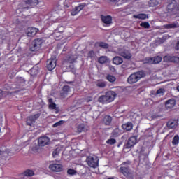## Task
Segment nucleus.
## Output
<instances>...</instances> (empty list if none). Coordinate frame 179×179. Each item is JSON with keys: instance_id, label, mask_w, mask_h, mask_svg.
Listing matches in <instances>:
<instances>
[{"instance_id": "f257e3e1", "label": "nucleus", "mask_w": 179, "mask_h": 179, "mask_svg": "<svg viewBox=\"0 0 179 179\" xmlns=\"http://www.w3.org/2000/svg\"><path fill=\"white\" fill-rule=\"evenodd\" d=\"M145 76H146V73H145V71H138L131 73L127 78V82L129 85H134V83H137V82H139V80H141L142 78H145Z\"/></svg>"}, {"instance_id": "f03ea898", "label": "nucleus", "mask_w": 179, "mask_h": 179, "mask_svg": "<svg viewBox=\"0 0 179 179\" xmlns=\"http://www.w3.org/2000/svg\"><path fill=\"white\" fill-rule=\"evenodd\" d=\"M87 163L90 167H92L93 169H96L97 166H99V159L96 157H87L86 159Z\"/></svg>"}, {"instance_id": "7ed1b4c3", "label": "nucleus", "mask_w": 179, "mask_h": 179, "mask_svg": "<svg viewBox=\"0 0 179 179\" xmlns=\"http://www.w3.org/2000/svg\"><path fill=\"white\" fill-rule=\"evenodd\" d=\"M41 44H43V40L37 38L33 41L32 46L30 48L31 51L34 52L35 51H38L41 48Z\"/></svg>"}, {"instance_id": "20e7f679", "label": "nucleus", "mask_w": 179, "mask_h": 179, "mask_svg": "<svg viewBox=\"0 0 179 179\" xmlns=\"http://www.w3.org/2000/svg\"><path fill=\"white\" fill-rule=\"evenodd\" d=\"M41 115V113H36L35 115H31L29 116L27 118V125H29V127H31L37 120L40 118V116Z\"/></svg>"}, {"instance_id": "39448f33", "label": "nucleus", "mask_w": 179, "mask_h": 179, "mask_svg": "<svg viewBox=\"0 0 179 179\" xmlns=\"http://www.w3.org/2000/svg\"><path fill=\"white\" fill-rule=\"evenodd\" d=\"M86 7V3H82L78 4V6H76L74 9H73L71 12V16H76L79 12L83 10V9Z\"/></svg>"}, {"instance_id": "423d86ee", "label": "nucleus", "mask_w": 179, "mask_h": 179, "mask_svg": "<svg viewBox=\"0 0 179 179\" xmlns=\"http://www.w3.org/2000/svg\"><path fill=\"white\" fill-rule=\"evenodd\" d=\"M86 7V3H82L78 4V6H76L74 9H73L71 12V16H76L79 12L83 10V9Z\"/></svg>"}, {"instance_id": "0eeeda50", "label": "nucleus", "mask_w": 179, "mask_h": 179, "mask_svg": "<svg viewBox=\"0 0 179 179\" xmlns=\"http://www.w3.org/2000/svg\"><path fill=\"white\" fill-rule=\"evenodd\" d=\"M101 20L106 26H110L113 24V17L111 15H101Z\"/></svg>"}, {"instance_id": "6e6552de", "label": "nucleus", "mask_w": 179, "mask_h": 179, "mask_svg": "<svg viewBox=\"0 0 179 179\" xmlns=\"http://www.w3.org/2000/svg\"><path fill=\"white\" fill-rule=\"evenodd\" d=\"M118 53L120 57H122L125 59H131V58H132V54H131L128 50L120 49L119 50Z\"/></svg>"}, {"instance_id": "1a4fd4ad", "label": "nucleus", "mask_w": 179, "mask_h": 179, "mask_svg": "<svg viewBox=\"0 0 179 179\" xmlns=\"http://www.w3.org/2000/svg\"><path fill=\"white\" fill-rule=\"evenodd\" d=\"M39 30L36 27H28L26 30V34L28 37H34L38 33Z\"/></svg>"}, {"instance_id": "9d476101", "label": "nucleus", "mask_w": 179, "mask_h": 179, "mask_svg": "<svg viewBox=\"0 0 179 179\" xmlns=\"http://www.w3.org/2000/svg\"><path fill=\"white\" fill-rule=\"evenodd\" d=\"M166 127L169 129H176L178 127V120L171 119L166 123Z\"/></svg>"}, {"instance_id": "9b49d317", "label": "nucleus", "mask_w": 179, "mask_h": 179, "mask_svg": "<svg viewBox=\"0 0 179 179\" xmlns=\"http://www.w3.org/2000/svg\"><path fill=\"white\" fill-rule=\"evenodd\" d=\"M50 143V138L47 136H41L38 140V146H47Z\"/></svg>"}, {"instance_id": "f8f14e48", "label": "nucleus", "mask_w": 179, "mask_h": 179, "mask_svg": "<svg viewBox=\"0 0 179 179\" xmlns=\"http://www.w3.org/2000/svg\"><path fill=\"white\" fill-rule=\"evenodd\" d=\"M50 170L52 171H56L57 173H60L62 171L64 166L61 164H52L49 166Z\"/></svg>"}, {"instance_id": "ddd939ff", "label": "nucleus", "mask_w": 179, "mask_h": 179, "mask_svg": "<svg viewBox=\"0 0 179 179\" xmlns=\"http://www.w3.org/2000/svg\"><path fill=\"white\" fill-rule=\"evenodd\" d=\"M120 173L123 174L127 178H129V176H131V169H129V166H120Z\"/></svg>"}, {"instance_id": "4468645a", "label": "nucleus", "mask_w": 179, "mask_h": 179, "mask_svg": "<svg viewBox=\"0 0 179 179\" xmlns=\"http://www.w3.org/2000/svg\"><path fill=\"white\" fill-rule=\"evenodd\" d=\"M57 66V61L54 59H49L47 60V69L48 71H53Z\"/></svg>"}, {"instance_id": "2eb2a0df", "label": "nucleus", "mask_w": 179, "mask_h": 179, "mask_svg": "<svg viewBox=\"0 0 179 179\" xmlns=\"http://www.w3.org/2000/svg\"><path fill=\"white\" fill-rule=\"evenodd\" d=\"M105 95L109 103L114 101L115 97L117 96V93L114 91H108L106 92Z\"/></svg>"}, {"instance_id": "dca6fc26", "label": "nucleus", "mask_w": 179, "mask_h": 179, "mask_svg": "<svg viewBox=\"0 0 179 179\" xmlns=\"http://www.w3.org/2000/svg\"><path fill=\"white\" fill-rule=\"evenodd\" d=\"M163 59L164 62H179V57L176 56L166 55Z\"/></svg>"}, {"instance_id": "f3484780", "label": "nucleus", "mask_w": 179, "mask_h": 179, "mask_svg": "<svg viewBox=\"0 0 179 179\" xmlns=\"http://www.w3.org/2000/svg\"><path fill=\"white\" fill-rule=\"evenodd\" d=\"M135 145H136V137L131 136L128 139L126 148L129 149V148H133V146H135Z\"/></svg>"}, {"instance_id": "a211bd4d", "label": "nucleus", "mask_w": 179, "mask_h": 179, "mask_svg": "<svg viewBox=\"0 0 179 179\" xmlns=\"http://www.w3.org/2000/svg\"><path fill=\"white\" fill-rule=\"evenodd\" d=\"M69 92H71V87H69V85L63 86L62 92L60 93L61 97H62V99H65V97L68 96V93H69Z\"/></svg>"}, {"instance_id": "6ab92c4d", "label": "nucleus", "mask_w": 179, "mask_h": 179, "mask_svg": "<svg viewBox=\"0 0 179 179\" xmlns=\"http://www.w3.org/2000/svg\"><path fill=\"white\" fill-rule=\"evenodd\" d=\"M176 106V99H170L165 102V107L167 109L171 110V108H174Z\"/></svg>"}, {"instance_id": "aec40b11", "label": "nucleus", "mask_w": 179, "mask_h": 179, "mask_svg": "<svg viewBox=\"0 0 179 179\" xmlns=\"http://www.w3.org/2000/svg\"><path fill=\"white\" fill-rule=\"evenodd\" d=\"M143 64H149V65H151L152 64H157V57H145L143 60Z\"/></svg>"}, {"instance_id": "412c9836", "label": "nucleus", "mask_w": 179, "mask_h": 179, "mask_svg": "<svg viewBox=\"0 0 179 179\" xmlns=\"http://www.w3.org/2000/svg\"><path fill=\"white\" fill-rule=\"evenodd\" d=\"M176 9V0H171L166 6L167 12H173Z\"/></svg>"}, {"instance_id": "4be33fe9", "label": "nucleus", "mask_w": 179, "mask_h": 179, "mask_svg": "<svg viewBox=\"0 0 179 179\" xmlns=\"http://www.w3.org/2000/svg\"><path fill=\"white\" fill-rule=\"evenodd\" d=\"M122 129L124 131H132L134 128V124L131 122H127V123H124L122 125Z\"/></svg>"}, {"instance_id": "5701e85b", "label": "nucleus", "mask_w": 179, "mask_h": 179, "mask_svg": "<svg viewBox=\"0 0 179 179\" xmlns=\"http://www.w3.org/2000/svg\"><path fill=\"white\" fill-rule=\"evenodd\" d=\"M63 62L64 64H73L75 59L73 58L72 55H69L63 59Z\"/></svg>"}, {"instance_id": "b1692460", "label": "nucleus", "mask_w": 179, "mask_h": 179, "mask_svg": "<svg viewBox=\"0 0 179 179\" xmlns=\"http://www.w3.org/2000/svg\"><path fill=\"white\" fill-rule=\"evenodd\" d=\"M122 62H124V59H122V57H121L120 56H115L113 59V63L115 65H121V64H122Z\"/></svg>"}, {"instance_id": "393cba45", "label": "nucleus", "mask_w": 179, "mask_h": 179, "mask_svg": "<svg viewBox=\"0 0 179 179\" xmlns=\"http://www.w3.org/2000/svg\"><path fill=\"white\" fill-rule=\"evenodd\" d=\"M98 101L102 104H108V103H110L106 95H101L99 96L98 98Z\"/></svg>"}, {"instance_id": "a878e982", "label": "nucleus", "mask_w": 179, "mask_h": 179, "mask_svg": "<svg viewBox=\"0 0 179 179\" xmlns=\"http://www.w3.org/2000/svg\"><path fill=\"white\" fill-rule=\"evenodd\" d=\"M95 47H100L101 48H103L104 50H107L110 45L108 43L104 42H96L95 43Z\"/></svg>"}, {"instance_id": "bb28decb", "label": "nucleus", "mask_w": 179, "mask_h": 179, "mask_svg": "<svg viewBox=\"0 0 179 179\" xmlns=\"http://www.w3.org/2000/svg\"><path fill=\"white\" fill-rule=\"evenodd\" d=\"M134 17L135 19H140L141 20H145V19H148L149 17H148L147 14L140 13L136 15H134Z\"/></svg>"}, {"instance_id": "cd10ccee", "label": "nucleus", "mask_w": 179, "mask_h": 179, "mask_svg": "<svg viewBox=\"0 0 179 179\" xmlns=\"http://www.w3.org/2000/svg\"><path fill=\"white\" fill-rule=\"evenodd\" d=\"M111 121H113V117L110 115H106L103 118V124H105V125H110Z\"/></svg>"}, {"instance_id": "c85d7f7f", "label": "nucleus", "mask_w": 179, "mask_h": 179, "mask_svg": "<svg viewBox=\"0 0 179 179\" xmlns=\"http://www.w3.org/2000/svg\"><path fill=\"white\" fill-rule=\"evenodd\" d=\"M48 103L49 104V108L50 110H55L57 108V104H55V103H54L52 98H50L48 99Z\"/></svg>"}, {"instance_id": "c756f323", "label": "nucleus", "mask_w": 179, "mask_h": 179, "mask_svg": "<svg viewBox=\"0 0 179 179\" xmlns=\"http://www.w3.org/2000/svg\"><path fill=\"white\" fill-rule=\"evenodd\" d=\"M23 176H25V177H33V176H34V171H33V170L27 169L23 173Z\"/></svg>"}, {"instance_id": "7c9ffc66", "label": "nucleus", "mask_w": 179, "mask_h": 179, "mask_svg": "<svg viewBox=\"0 0 179 179\" xmlns=\"http://www.w3.org/2000/svg\"><path fill=\"white\" fill-rule=\"evenodd\" d=\"M25 3L27 5H31V6H36V5H38V0H27Z\"/></svg>"}, {"instance_id": "2f4dec72", "label": "nucleus", "mask_w": 179, "mask_h": 179, "mask_svg": "<svg viewBox=\"0 0 179 179\" xmlns=\"http://www.w3.org/2000/svg\"><path fill=\"white\" fill-rule=\"evenodd\" d=\"M108 60V58L107 57V56H101L98 59V62L101 64H106Z\"/></svg>"}, {"instance_id": "473e14b6", "label": "nucleus", "mask_w": 179, "mask_h": 179, "mask_svg": "<svg viewBox=\"0 0 179 179\" xmlns=\"http://www.w3.org/2000/svg\"><path fill=\"white\" fill-rule=\"evenodd\" d=\"M106 79L110 83H114V82H115L117 80V78H115V76H114L113 75H110V74H108L106 76Z\"/></svg>"}, {"instance_id": "72a5a7b5", "label": "nucleus", "mask_w": 179, "mask_h": 179, "mask_svg": "<svg viewBox=\"0 0 179 179\" xmlns=\"http://www.w3.org/2000/svg\"><path fill=\"white\" fill-rule=\"evenodd\" d=\"M96 86L97 87H101V88L106 87L107 86V82L98 80L96 83Z\"/></svg>"}, {"instance_id": "f704fd0d", "label": "nucleus", "mask_w": 179, "mask_h": 179, "mask_svg": "<svg viewBox=\"0 0 179 179\" xmlns=\"http://www.w3.org/2000/svg\"><path fill=\"white\" fill-rule=\"evenodd\" d=\"M178 27L177 23H171L165 25V29H176Z\"/></svg>"}, {"instance_id": "c9c22d12", "label": "nucleus", "mask_w": 179, "mask_h": 179, "mask_svg": "<svg viewBox=\"0 0 179 179\" xmlns=\"http://www.w3.org/2000/svg\"><path fill=\"white\" fill-rule=\"evenodd\" d=\"M141 27H143V29H150V24L149 22H141L140 24Z\"/></svg>"}, {"instance_id": "e433bc0d", "label": "nucleus", "mask_w": 179, "mask_h": 179, "mask_svg": "<svg viewBox=\"0 0 179 179\" xmlns=\"http://www.w3.org/2000/svg\"><path fill=\"white\" fill-rule=\"evenodd\" d=\"M179 143V136L176 135L172 140V145H178Z\"/></svg>"}, {"instance_id": "4c0bfd02", "label": "nucleus", "mask_w": 179, "mask_h": 179, "mask_svg": "<svg viewBox=\"0 0 179 179\" xmlns=\"http://www.w3.org/2000/svg\"><path fill=\"white\" fill-rule=\"evenodd\" d=\"M87 57L88 58H90V59H94V57H96V52H94L93 50H91L88 52Z\"/></svg>"}, {"instance_id": "58836bf2", "label": "nucleus", "mask_w": 179, "mask_h": 179, "mask_svg": "<svg viewBox=\"0 0 179 179\" xmlns=\"http://www.w3.org/2000/svg\"><path fill=\"white\" fill-rule=\"evenodd\" d=\"M117 143V140H115V138H110L106 141V143L108 145H115V143Z\"/></svg>"}, {"instance_id": "ea45409f", "label": "nucleus", "mask_w": 179, "mask_h": 179, "mask_svg": "<svg viewBox=\"0 0 179 179\" xmlns=\"http://www.w3.org/2000/svg\"><path fill=\"white\" fill-rule=\"evenodd\" d=\"M60 152H61V149H59V148H56V149L53 151V152H52V156H53V157H57V156H58V155H59Z\"/></svg>"}, {"instance_id": "a19ab883", "label": "nucleus", "mask_w": 179, "mask_h": 179, "mask_svg": "<svg viewBox=\"0 0 179 179\" xmlns=\"http://www.w3.org/2000/svg\"><path fill=\"white\" fill-rule=\"evenodd\" d=\"M67 174L69 176H75V174H76V171L72 169H69L67 171Z\"/></svg>"}, {"instance_id": "79ce46f5", "label": "nucleus", "mask_w": 179, "mask_h": 179, "mask_svg": "<svg viewBox=\"0 0 179 179\" xmlns=\"http://www.w3.org/2000/svg\"><path fill=\"white\" fill-rule=\"evenodd\" d=\"M78 132H83V131H85V125L79 124L78 126Z\"/></svg>"}, {"instance_id": "37998d69", "label": "nucleus", "mask_w": 179, "mask_h": 179, "mask_svg": "<svg viewBox=\"0 0 179 179\" xmlns=\"http://www.w3.org/2000/svg\"><path fill=\"white\" fill-rule=\"evenodd\" d=\"M164 92H165L164 89L159 88L157 90V94H164Z\"/></svg>"}, {"instance_id": "c03bdc74", "label": "nucleus", "mask_w": 179, "mask_h": 179, "mask_svg": "<svg viewBox=\"0 0 179 179\" xmlns=\"http://www.w3.org/2000/svg\"><path fill=\"white\" fill-rule=\"evenodd\" d=\"M85 101L87 103H90V101H92L93 100V97L92 96H87L85 99Z\"/></svg>"}, {"instance_id": "a18cd8bd", "label": "nucleus", "mask_w": 179, "mask_h": 179, "mask_svg": "<svg viewBox=\"0 0 179 179\" xmlns=\"http://www.w3.org/2000/svg\"><path fill=\"white\" fill-rule=\"evenodd\" d=\"M62 124V121H59L58 122H56L53 124V128H57V127H59Z\"/></svg>"}, {"instance_id": "49530a36", "label": "nucleus", "mask_w": 179, "mask_h": 179, "mask_svg": "<svg viewBox=\"0 0 179 179\" xmlns=\"http://www.w3.org/2000/svg\"><path fill=\"white\" fill-rule=\"evenodd\" d=\"M150 6H155L157 5L156 0H150Z\"/></svg>"}, {"instance_id": "de8ad7c7", "label": "nucleus", "mask_w": 179, "mask_h": 179, "mask_svg": "<svg viewBox=\"0 0 179 179\" xmlns=\"http://www.w3.org/2000/svg\"><path fill=\"white\" fill-rule=\"evenodd\" d=\"M110 71H112V72H115V67L113 66H109Z\"/></svg>"}, {"instance_id": "09e8293b", "label": "nucleus", "mask_w": 179, "mask_h": 179, "mask_svg": "<svg viewBox=\"0 0 179 179\" xmlns=\"http://www.w3.org/2000/svg\"><path fill=\"white\" fill-rule=\"evenodd\" d=\"M162 57L157 56V64H159V62H162Z\"/></svg>"}, {"instance_id": "8fccbe9b", "label": "nucleus", "mask_w": 179, "mask_h": 179, "mask_svg": "<svg viewBox=\"0 0 179 179\" xmlns=\"http://www.w3.org/2000/svg\"><path fill=\"white\" fill-rule=\"evenodd\" d=\"M3 92H2L1 90H0V100L1 99H2V97L3 96Z\"/></svg>"}, {"instance_id": "3c124183", "label": "nucleus", "mask_w": 179, "mask_h": 179, "mask_svg": "<svg viewBox=\"0 0 179 179\" xmlns=\"http://www.w3.org/2000/svg\"><path fill=\"white\" fill-rule=\"evenodd\" d=\"M147 103H151L152 104H153V101L151 100L150 99H148L146 100Z\"/></svg>"}, {"instance_id": "603ef678", "label": "nucleus", "mask_w": 179, "mask_h": 179, "mask_svg": "<svg viewBox=\"0 0 179 179\" xmlns=\"http://www.w3.org/2000/svg\"><path fill=\"white\" fill-rule=\"evenodd\" d=\"M110 2H112L113 3H115L116 2H118V0H109Z\"/></svg>"}, {"instance_id": "864d4df0", "label": "nucleus", "mask_w": 179, "mask_h": 179, "mask_svg": "<svg viewBox=\"0 0 179 179\" xmlns=\"http://www.w3.org/2000/svg\"><path fill=\"white\" fill-rule=\"evenodd\" d=\"M68 8H69V6L68 4H66V3H64V9H68Z\"/></svg>"}, {"instance_id": "5fc2aeb1", "label": "nucleus", "mask_w": 179, "mask_h": 179, "mask_svg": "<svg viewBox=\"0 0 179 179\" xmlns=\"http://www.w3.org/2000/svg\"><path fill=\"white\" fill-rule=\"evenodd\" d=\"M20 80H22V82H24V80H23V78H20Z\"/></svg>"}, {"instance_id": "6e6d98bb", "label": "nucleus", "mask_w": 179, "mask_h": 179, "mask_svg": "<svg viewBox=\"0 0 179 179\" xmlns=\"http://www.w3.org/2000/svg\"><path fill=\"white\" fill-rule=\"evenodd\" d=\"M177 90L179 92V85L177 86Z\"/></svg>"}, {"instance_id": "4d7b16f0", "label": "nucleus", "mask_w": 179, "mask_h": 179, "mask_svg": "<svg viewBox=\"0 0 179 179\" xmlns=\"http://www.w3.org/2000/svg\"><path fill=\"white\" fill-rule=\"evenodd\" d=\"M70 68H71V69H73V65L70 66Z\"/></svg>"}, {"instance_id": "13d9d810", "label": "nucleus", "mask_w": 179, "mask_h": 179, "mask_svg": "<svg viewBox=\"0 0 179 179\" xmlns=\"http://www.w3.org/2000/svg\"><path fill=\"white\" fill-rule=\"evenodd\" d=\"M60 6H58V10H61V7H59Z\"/></svg>"}, {"instance_id": "bf43d9fd", "label": "nucleus", "mask_w": 179, "mask_h": 179, "mask_svg": "<svg viewBox=\"0 0 179 179\" xmlns=\"http://www.w3.org/2000/svg\"><path fill=\"white\" fill-rule=\"evenodd\" d=\"M108 179H114V178L110 177V178H108Z\"/></svg>"}, {"instance_id": "052dcab7", "label": "nucleus", "mask_w": 179, "mask_h": 179, "mask_svg": "<svg viewBox=\"0 0 179 179\" xmlns=\"http://www.w3.org/2000/svg\"><path fill=\"white\" fill-rule=\"evenodd\" d=\"M155 160H157V156H156V157H155Z\"/></svg>"}, {"instance_id": "680f3d73", "label": "nucleus", "mask_w": 179, "mask_h": 179, "mask_svg": "<svg viewBox=\"0 0 179 179\" xmlns=\"http://www.w3.org/2000/svg\"><path fill=\"white\" fill-rule=\"evenodd\" d=\"M125 164H126V162H123V163H122L123 165Z\"/></svg>"}, {"instance_id": "e2e57ef3", "label": "nucleus", "mask_w": 179, "mask_h": 179, "mask_svg": "<svg viewBox=\"0 0 179 179\" xmlns=\"http://www.w3.org/2000/svg\"><path fill=\"white\" fill-rule=\"evenodd\" d=\"M63 51H65V48L63 49Z\"/></svg>"}, {"instance_id": "0e129e2a", "label": "nucleus", "mask_w": 179, "mask_h": 179, "mask_svg": "<svg viewBox=\"0 0 179 179\" xmlns=\"http://www.w3.org/2000/svg\"><path fill=\"white\" fill-rule=\"evenodd\" d=\"M0 155H1V151H0Z\"/></svg>"}]
</instances>
